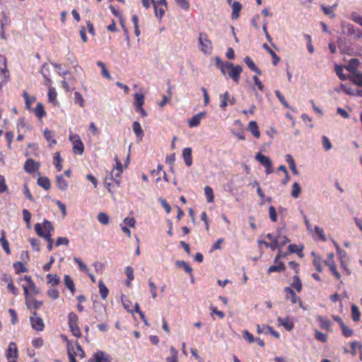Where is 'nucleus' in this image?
<instances>
[{"mask_svg":"<svg viewBox=\"0 0 362 362\" xmlns=\"http://www.w3.org/2000/svg\"><path fill=\"white\" fill-rule=\"evenodd\" d=\"M35 233L40 237L44 238L47 242V249L52 250L54 241L52 238L54 227L52 223L47 220H44L42 226L37 223L34 226Z\"/></svg>","mask_w":362,"mask_h":362,"instance_id":"obj_1","label":"nucleus"},{"mask_svg":"<svg viewBox=\"0 0 362 362\" xmlns=\"http://www.w3.org/2000/svg\"><path fill=\"white\" fill-rule=\"evenodd\" d=\"M220 69L223 75L227 73L228 76L232 78L235 83H239L240 74L243 72L241 66H235L232 62H226L220 67Z\"/></svg>","mask_w":362,"mask_h":362,"instance_id":"obj_2","label":"nucleus"},{"mask_svg":"<svg viewBox=\"0 0 362 362\" xmlns=\"http://www.w3.org/2000/svg\"><path fill=\"white\" fill-rule=\"evenodd\" d=\"M20 281H25V283L22 284L25 298L35 296L40 293L39 289L37 288L31 276L25 275L23 278H21Z\"/></svg>","mask_w":362,"mask_h":362,"instance_id":"obj_3","label":"nucleus"},{"mask_svg":"<svg viewBox=\"0 0 362 362\" xmlns=\"http://www.w3.org/2000/svg\"><path fill=\"white\" fill-rule=\"evenodd\" d=\"M199 46L200 50L206 54H209L212 51V43L209 39V36L206 33L202 32L199 36Z\"/></svg>","mask_w":362,"mask_h":362,"instance_id":"obj_4","label":"nucleus"},{"mask_svg":"<svg viewBox=\"0 0 362 362\" xmlns=\"http://www.w3.org/2000/svg\"><path fill=\"white\" fill-rule=\"evenodd\" d=\"M32 315L30 318L32 328L37 332L42 331L45 328L43 320L35 311L32 312Z\"/></svg>","mask_w":362,"mask_h":362,"instance_id":"obj_5","label":"nucleus"},{"mask_svg":"<svg viewBox=\"0 0 362 362\" xmlns=\"http://www.w3.org/2000/svg\"><path fill=\"white\" fill-rule=\"evenodd\" d=\"M70 140L73 143V152L76 155H82L84 151V146L78 135H70Z\"/></svg>","mask_w":362,"mask_h":362,"instance_id":"obj_6","label":"nucleus"},{"mask_svg":"<svg viewBox=\"0 0 362 362\" xmlns=\"http://www.w3.org/2000/svg\"><path fill=\"white\" fill-rule=\"evenodd\" d=\"M255 158L264 167L267 175L273 173L272 163L268 156L258 153Z\"/></svg>","mask_w":362,"mask_h":362,"instance_id":"obj_7","label":"nucleus"},{"mask_svg":"<svg viewBox=\"0 0 362 362\" xmlns=\"http://www.w3.org/2000/svg\"><path fill=\"white\" fill-rule=\"evenodd\" d=\"M25 305L30 312H36L43 304L42 301L37 300L33 296L25 298Z\"/></svg>","mask_w":362,"mask_h":362,"instance_id":"obj_8","label":"nucleus"},{"mask_svg":"<svg viewBox=\"0 0 362 362\" xmlns=\"http://www.w3.org/2000/svg\"><path fill=\"white\" fill-rule=\"evenodd\" d=\"M88 362H111L110 356L103 351L95 352Z\"/></svg>","mask_w":362,"mask_h":362,"instance_id":"obj_9","label":"nucleus"},{"mask_svg":"<svg viewBox=\"0 0 362 362\" xmlns=\"http://www.w3.org/2000/svg\"><path fill=\"white\" fill-rule=\"evenodd\" d=\"M62 337L66 343L67 354L69 359V362H77L76 359V356L77 355V353L74 351V347L72 346V344L66 336L62 335Z\"/></svg>","mask_w":362,"mask_h":362,"instance_id":"obj_10","label":"nucleus"},{"mask_svg":"<svg viewBox=\"0 0 362 362\" xmlns=\"http://www.w3.org/2000/svg\"><path fill=\"white\" fill-rule=\"evenodd\" d=\"M284 291L286 293V298L289 299L293 304L298 303L300 305L302 306L303 303L300 298L296 294L294 291L291 287H285Z\"/></svg>","mask_w":362,"mask_h":362,"instance_id":"obj_11","label":"nucleus"},{"mask_svg":"<svg viewBox=\"0 0 362 362\" xmlns=\"http://www.w3.org/2000/svg\"><path fill=\"white\" fill-rule=\"evenodd\" d=\"M40 165L39 163L35 162L33 159L29 158L24 163V170L28 173H33L38 170Z\"/></svg>","mask_w":362,"mask_h":362,"instance_id":"obj_12","label":"nucleus"},{"mask_svg":"<svg viewBox=\"0 0 362 362\" xmlns=\"http://www.w3.org/2000/svg\"><path fill=\"white\" fill-rule=\"evenodd\" d=\"M104 185L105 188L108 190V192L111 194H114L115 192V187L117 185H115L114 182V177H113V171L111 172V173L109 175H107L105 182Z\"/></svg>","mask_w":362,"mask_h":362,"instance_id":"obj_13","label":"nucleus"},{"mask_svg":"<svg viewBox=\"0 0 362 362\" xmlns=\"http://www.w3.org/2000/svg\"><path fill=\"white\" fill-rule=\"evenodd\" d=\"M18 356V351L17 345L15 342H10L6 350V358L8 360L11 358H17Z\"/></svg>","mask_w":362,"mask_h":362,"instance_id":"obj_14","label":"nucleus"},{"mask_svg":"<svg viewBox=\"0 0 362 362\" xmlns=\"http://www.w3.org/2000/svg\"><path fill=\"white\" fill-rule=\"evenodd\" d=\"M257 332L259 334L263 332L267 334V332L270 333L276 338H279V333L270 327L269 325H262V327L259 325H257Z\"/></svg>","mask_w":362,"mask_h":362,"instance_id":"obj_15","label":"nucleus"},{"mask_svg":"<svg viewBox=\"0 0 362 362\" xmlns=\"http://www.w3.org/2000/svg\"><path fill=\"white\" fill-rule=\"evenodd\" d=\"M257 332L259 334L263 332L267 334V332L270 333L276 338H279V333L270 327L269 325H262V327L259 325H257Z\"/></svg>","mask_w":362,"mask_h":362,"instance_id":"obj_16","label":"nucleus"},{"mask_svg":"<svg viewBox=\"0 0 362 362\" xmlns=\"http://www.w3.org/2000/svg\"><path fill=\"white\" fill-rule=\"evenodd\" d=\"M192 150L189 147H186L182 150V158L185 165L190 167L192 165Z\"/></svg>","mask_w":362,"mask_h":362,"instance_id":"obj_17","label":"nucleus"},{"mask_svg":"<svg viewBox=\"0 0 362 362\" xmlns=\"http://www.w3.org/2000/svg\"><path fill=\"white\" fill-rule=\"evenodd\" d=\"M278 322L282 325L286 330L291 331L294 327L293 321L289 317H279L277 319Z\"/></svg>","mask_w":362,"mask_h":362,"instance_id":"obj_18","label":"nucleus"},{"mask_svg":"<svg viewBox=\"0 0 362 362\" xmlns=\"http://www.w3.org/2000/svg\"><path fill=\"white\" fill-rule=\"evenodd\" d=\"M358 65L359 60L356 58H352L349 62V64L345 66V69L352 74H355V73L359 72L358 71Z\"/></svg>","mask_w":362,"mask_h":362,"instance_id":"obj_19","label":"nucleus"},{"mask_svg":"<svg viewBox=\"0 0 362 362\" xmlns=\"http://www.w3.org/2000/svg\"><path fill=\"white\" fill-rule=\"evenodd\" d=\"M281 238V235L279 234L275 238H274V241H272L271 243L264 241V240H259V244H263L267 247L270 248L272 250H275L276 248L279 249V239Z\"/></svg>","mask_w":362,"mask_h":362,"instance_id":"obj_20","label":"nucleus"},{"mask_svg":"<svg viewBox=\"0 0 362 362\" xmlns=\"http://www.w3.org/2000/svg\"><path fill=\"white\" fill-rule=\"evenodd\" d=\"M206 115L204 112L194 115L189 119L188 124L190 127H195L199 125L202 118Z\"/></svg>","mask_w":362,"mask_h":362,"instance_id":"obj_21","label":"nucleus"},{"mask_svg":"<svg viewBox=\"0 0 362 362\" xmlns=\"http://www.w3.org/2000/svg\"><path fill=\"white\" fill-rule=\"evenodd\" d=\"M317 320L322 329L331 330L332 322L328 317L319 315L317 316Z\"/></svg>","mask_w":362,"mask_h":362,"instance_id":"obj_22","label":"nucleus"},{"mask_svg":"<svg viewBox=\"0 0 362 362\" xmlns=\"http://www.w3.org/2000/svg\"><path fill=\"white\" fill-rule=\"evenodd\" d=\"M232 7V19H238L240 17V12L242 9V5L239 1H235L230 5Z\"/></svg>","mask_w":362,"mask_h":362,"instance_id":"obj_23","label":"nucleus"},{"mask_svg":"<svg viewBox=\"0 0 362 362\" xmlns=\"http://www.w3.org/2000/svg\"><path fill=\"white\" fill-rule=\"evenodd\" d=\"M56 182L57 187L62 191H66L68 188V182L64 178L62 175L56 177Z\"/></svg>","mask_w":362,"mask_h":362,"instance_id":"obj_24","label":"nucleus"},{"mask_svg":"<svg viewBox=\"0 0 362 362\" xmlns=\"http://www.w3.org/2000/svg\"><path fill=\"white\" fill-rule=\"evenodd\" d=\"M64 281L65 286L69 288L72 295H74L76 292L75 284L71 278V276L68 274H65L64 276Z\"/></svg>","mask_w":362,"mask_h":362,"instance_id":"obj_25","label":"nucleus"},{"mask_svg":"<svg viewBox=\"0 0 362 362\" xmlns=\"http://www.w3.org/2000/svg\"><path fill=\"white\" fill-rule=\"evenodd\" d=\"M9 79V71L8 69L0 68V88L8 82Z\"/></svg>","mask_w":362,"mask_h":362,"instance_id":"obj_26","label":"nucleus"},{"mask_svg":"<svg viewBox=\"0 0 362 362\" xmlns=\"http://www.w3.org/2000/svg\"><path fill=\"white\" fill-rule=\"evenodd\" d=\"M37 183L39 186H40L45 190H49L51 187V182H50L49 179L47 177L40 176L37 179Z\"/></svg>","mask_w":362,"mask_h":362,"instance_id":"obj_27","label":"nucleus"},{"mask_svg":"<svg viewBox=\"0 0 362 362\" xmlns=\"http://www.w3.org/2000/svg\"><path fill=\"white\" fill-rule=\"evenodd\" d=\"M244 62L247 64V66L254 72L257 74L258 75H261L262 72L261 71L257 68V66L255 65V62L252 61V59L247 56L244 58Z\"/></svg>","mask_w":362,"mask_h":362,"instance_id":"obj_28","label":"nucleus"},{"mask_svg":"<svg viewBox=\"0 0 362 362\" xmlns=\"http://www.w3.org/2000/svg\"><path fill=\"white\" fill-rule=\"evenodd\" d=\"M348 78L357 86L362 88V73L360 71L349 76Z\"/></svg>","mask_w":362,"mask_h":362,"instance_id":"obj_29","label":"nucleus"},{"mask_svg":"<svg viewBox=\"0 0 362 362\" xmlns=\"http://www.w3.org/2000/svg\"><path fill=\"white\" fill-rule=\"evenodd\" d=\"M248 129L255 137H256L257 139L259 138L260 132L259 130V127L257 125V123L255 121L250 122V123L248 124Z\"/></svg>","mask_w":362,"mask_h":362,"instance_id":"obj_30","label":"nucleus"},{"mask_svg":"<svg viewBox=\"0 0 362 362\" xmlns=\"http://www.w3.org/2000/svg\"><path fill=\"white\" fill-rule=\"evenodd\" d=\"M98 288L100 297L103 300H105L108 296L109 290L102 280L98 282Z\"/></svg>","mask_w":362,"mask_h":362,"instance_id":"obj_31","label":"nucleus"},{"mask_svg":"<svg viewBox=\"0 0 362 362\" xmlns=\"http://www.w3.org/2000/svg\"><path fill=\"white\" fill-rule=\"evenodd\" d=\"M132 129L136 137L139 139H141L144 136V131L140 123L137 121L134 122L132 124Z\"/></svg>","mask_w":362,"mask_h":362,"instance_id":"obj_32","label":"nucleus"},{"mask_svg":"<svg viewBox=\"0 0 362 362\" xmlns=\"http://www.w3.org/2000/svg\"><path fill=\"white\" fill-rule=\"evenodd\" d=\"M44 136L45 139L49 142V146L52 147L57 144L56 139L54 138L53 133L48 129L44 130Z\"/></svg>","mask_w":362,"mask_h":362,"instance_id":"obj_33","label":"nucleus"},{"mask_svg":"<svg viewBox=\"0 0 362 362\" xmlns=\"http://www.w3.org/2000/svg\"><path fill=\"white\" fill-rule=\"evenodd\" d=\"M1 245L7 255H10L11 251L9 246V243L5 237V232L2 230L1 237L0 238Z\"/></svg>","mask_w":362,"mask_h":362,"instance_id":"obj_34","label":"nucleus"},{"mask_svg":"<svg viewBox=\"0 0 362 362\" xmlns=\"http://www.w3.org/2000/svg\"><path fill=\"white\" fill-rule=\"evenodd\" d=\"M47 284L52 286H57L60 282V277L56 274H47L46 276Z\"/></svg>","mask_w":362,"mask_h":362,"instance_id":"obj_35","label":"nucleus"},{"mask_svg":"<svg viewBox=\"0 0 362 362\" xmlns=\"http://www.w3.org/2000/svg\"><path fill=\"white\" fill-rule=\"evenodd\" d=\"M276 265H272L268 268V273L281 272L286 269V267L282 262H276Z\"/></svg>","mask_w":362,"mask_h":362,"instance_id":"obj_36","label":"nucleus"},{"mask_svg":"<svg viewBox=\"0 0 362 362\" xmlns=\"http://www.w3.org/2000/svg\"><path fill=\"white\" fill-rule=\"evenodd\" d=\"M62 158L59 152H56L53 156V164L56 167L58 171L62 170Z\"/></svg>","mask_w":362,"mask_h":362,"instance_id":"obj_37","label":"nucleus"},{"mask_svg":"<svg viewBox=\"0 0 362 362\" xmlns=\"http://www.w3.org/2000/svg\"><path fill=\"white\" fill-rule=\"evenodd\" d=\"M263 48L267 50L272 57V63L274 66H276L280 61L279 56L269 47L268 45L264 44Z\"/></svg>","mask_w":362,"mask_h":362,"instance_id":"obj_38","label":"nucleus"},{"mask_svg":"<svg viewBox=\"0 0 362 362\" xmlns=\"http://www.w3.org/2000/svg\"><path fill=\"white\" fill-rule=\"evenodd\" d=\"M153 4V7L155 10V15L159 19H161L165 13V8L163 6H158V4H156L154 0H151Z\"/></svg>","mask_w":362,"mask_h":362,"instance_id":"obj_39","label":"nucleus"},{"mask_svg":"<svg viewBox=\"0 0 362 362\" xmlns=\"http://www.w3.org/2000/svg\"><path fill=\"white\" fill-rule=\"evenodd\" d=\"M34 112L35 115L39 118L42 119L46 115V112L45 110L44 106L41 103H38L34 109Z\"/></svg>","mask_w":362,"mask_h":362,"instance_id":"obj_40","label":"nucleus"},{"mask_svg":"<svg viewBox=\"0 0 362 362\" xmlns=\"http://www.w3.org/2000/svg\"><path fill=\"white\" fill-rule=\"evenodd\" d=\"M291 286L298 292L300 293L302 291V282L298 276V275H295L293 277V282L291 284Z\"/></svg>","mask_w":362,"mask_h":362,"instance_id":"obj_41","label":"nucleus"},{"mask_svg":"<svg viewBox=\"0 0 362 362\" xmlns=\"http://www.w3.org/2000/svg\"><path fill=\"white\" fill-rule=\"evenodd\" d=\"M48 100L49 103H51L53 105H55L57 103V93L54 88H50L48 90Z\"/></svg>","mask_w":362,"mask_h":362,"instance_id":"obj_42","label":"nucleus"},{"mask_svg":"<svg viewBox=\"0 0 362 362\" xmlns=\"http://www.w3.org/2000/svg\"><path fill=\"white\" fill-rule=\"evenodd\" d=\"M286 160L288 163L290 168L291 169L293 174L297 175L298 173V171L296 168V165L295 163V161L290 154H287L286 156Z\"/></svg>","mask_w":362,"mask_h":362,"instance_id":"obj_43","label":"nucleus"},{"mask_svg":"<svg viewBox=\"0 0 362 362\" xmlns=\"http://www.w3.org/2000/svg\"><path fill=\"white\" fill-rule=\"evenodd\" d=\"M13 267L16 274L24 273L28 272V269L21 262H14Z\"/></svg>","mask_w":362,"mask_h":362,"instance_id":"obj_44","label":"nucleus"},{"mask_svg":"<svg viewBox=\"0 0 362 362\" xmlns=\"http://www.w3.org/2000/svg\"><path fill=\"white\" fill-rule=\"evenodd\" d=\"M204 194L209 203H213L214 202V191L211 187L206 186L204 187Z\"/></svg>","mask_w":362,"mask_h":362,"instance_id":"obj_45","label":"nucleus"},{"mask_svg":"<svg viewBox=\"0 0 362 362\" xmlns=\"http://www.w3.org/2000/svg\"><path fill=\"white\" fill-rule=\"evenodd\" d=\"M175 264L178 267L182 268L187 273L192 274V269L186 262L177 260Z\"/></svg>","mask_w":362,"mask_h":362,"instance_id":"obj_46","label":"nucleus"},{"mask_svg":"<svg viewBox=\"0 0 362 362\" xmlns=\"http://www.w3.org/2000/svg\"><path fill=\"white\" fill-rule=\"evenodd\" d=\"M351 317L354 322L360 320L361 313L358 308L356 305H352L351 307Z\"/></svg>","mask_w":362,"mask_h":362,"instance_id":"obj_47","label":"nucleus"},{"mask_svg":"<svg viewBox=\"0 0 362 362\" xmlns=\"http://www.w3.org/2000/svg\"><path fill=\"white\" fill-rule=\"evenodd\" d=\"M301 192V187L298 182H294L292 185L291 196L294 199L299 197Z\"/></svg>","mask_w":362,"mask_h":362,"instance_id":"obj_48","label":"nucleus"},{"mask_svg":"<svg viewBox=\"0 0 362 362\" xmlns=\"http://www.w3.org/2000/svg\"><path fill=\"white\" fill-rule=\"evenodd\" d=\"M221 99V102L220 104V107L223 110L228 106V100H229V93L228 91L225 92L223 94L220 95Z\"/></svg>","mask_w":362,"mask_h":362,"instance_id":"obj_49","label":"nucleus"},{"mask_svg":"<svg viewBox=\"0 0 362 362\" xmlns=\"http://www.w3.org/2000/svg\"><path fill=\"white\" fill-rule=\"evenodd\" d=\"M69 328H70V330L72 333V334L77 337V338H80L81 337V329L80 327H78V324H74V325H69Z\"/></svg>","mask_w":362,"mask_h":362,"instance_id":"obj_50","label":"nucleus"},{"mask_svg":"<svg viewBox=\"0 0 362 362\" xmlns=\"http://www.w3.org/2000/svg\"><path fill=\"white\" fill-rule=\"evenodd\" d=\"M98 220L101 224L107 225L110 222V217L106 213L100 212L98 215Z\"/></svg>","mask_w":362,"mask_h":362,"instance_id":"obj_51","label":"nucleus"},{"mask_svg":"<svg viewBox=\"0 0 362 362\" xmlns=\"http://www.w3.org/2000/svg\"><path fill=\"white\" fill-rule=\"evenodd\" d=\"M23 98L25 99V103L26 108L30 110V105H31L32 103H33L35 100V97H30L28 93L25 90L23 91Z\"/></svg>","mask_w":362,"mask_h":362,"instance_id":"obj_52","label":"nucleus"},{"mask_svg":"<svg viewBox=\"0 0 362 362\" xmlns=\"http://www.w3.org/2000/svg\"><path fill=\"white\" fill-rule=\"evenodd\" d=\"M337 5H334L332 7H327L324 5H322L321 6V8L322 10L323 11V12L325 13V15H327L329 16L330 18H333L335 17V14L334 13V8L336 7Z\"/></svg>","mask_w":362,"mask_h":362,"instance_id":"obj_53","label":"nucleus"},{"mask_svg":"<svg viewBox=\"0 0 362 362\" xmlns=\"http://www.w3.org/2000/svg\"><path fill=\"white\" fill-rule=\"evenodd\" d=\"M97 65L101 68L103 76L107 79H110L111 78V76H110V74L108 70L106 69L105 64L101 61H98L97 62Z\"/></svg>","mask_w":362,"mask_h":362,"instance_id":"obj_54","label":"nucleus"},{"mask_svg":"<svg viewBox=\"0 0 362 362\" xmlns=\"http://www.w3.org/2000/svg\"><path fill=\"white\" fill-rule=\"evenodd\" d=\"M74 351L77 353L76 356H78L81 358H83L86 356L85 351L82 349V346L78 344V341L75 342Z\"/></svg>","mask_w":362,"mask_h":362,"instance_id":"obj_55","label":"nucleus"},{"mask_svg":"<svg viewBox=\"0 0 362 362\" xmlns=\"http://www.w3.org/2000/svg\"><path fill=\"white\" fill-rule=\"evenodd\" d=\"M74 324H78V317L75 313L71 312L68 315V325H71Z\"/></svg>","mask_w":362,"mask_h":362,"instance_id":"obj_56","label":"nucleus"},{"mask_svg":"<svg viewBox=\"0 0 362 362\" xmlns=\"http://www.w3.org/2000/svg\"><path fill=\"white\" fill-rule=\"evenodd\" d=\"M74 101L75 103L78 104L81 107L85 105V101L83 95L78 91L74 93Z\"/></svg>","mask_w":362,"mask_h":362,"instance_id":"obj_57","label":"nucleus"},{"mask_svg":"<svg viewBox=\"0 0 362 362\" xmlns=\"http://www.w3.org/2000/svg\"><path fill=\"white\" fill-rule=\"evenodd\" d=\"M134 98H135V107L144 105V100H145L144 94L136 93L134 95Z\"/></svg>","mask_w":362,"mask_h":362,"instance_id":"obj_58","label":"nucleus"},{"mask_svg":"<svg viewBox=\"0 0 362 362\" xmlns=\"http://www.w3.org/2000/svg\"><path fill=\"white\" fill-rule=\"evenodd\" d=\"M275 95L276 96V98L279 99V100L281 102V103L286 108H288L290 109V106L288 104V103L286 102L284 96L281 94V93L280 92V90H275Z\"/></svg>","mask_w":362,"mask_h":362,"instance_id":"obj_59","label":"nucleus"},{"mask_svg":"<svg viewBox=\"0 0 362 362\" xmlns=\"http://www.w3.org/2000/svg\"><path fill=\"white\" fill-rule=\"evenodd\" d=\"M269 216L272 222L275 223L277 221V214L274 206H270L269 207Z\"/></svg>","mask_w":362,"mask_h":362,"instance_id":"obj_60","label":"nucleus"},{"mask_svg":"<svg viewBox=\"0 0 362 362\" xmlns=\"http://www.w3.org/2000/svg\"><path fill=\"white\" fill-rule=\"evenodd\" d=\"M340 327L342 332V334L345 337H350L353 335V330L349 328L345 324L341 325Z\"/></svg>","mask_w":362,"mask_h":362,"instance_id":"obj_61","label":"nucleus"},{"mask_svg":"<svg viewBox=\"0 0 362 362\" xmlns=\"http://www.w3.org/2000/svg\"><path fill=\"white\" fill-rule=\"evenodd\" d=\"M335 72L341 81H344L348 78V77H346V76L343 74V68L341 66L337 64L335 65Z\"/></svg>","mask_w":362,"mask_h":362,"instance_id":"obj_62","label":"nucleus"},{"mask_svg":"<svg viewBox=\"0 0 362 362\" xmlns=\"http://www.w3.org/2000/svg\"><path fill=\"white\" fill-rule=\"evenodd\" d=\"M351 20L362 26V16L359 15L356 12H352L351 13Z\"/></svg>","mask_w":362,"mask_h":362,"instance_id":"obj_63","label":"nucleus"},{"mask_svg":"<svg viewBox=\"0 0 362 362\" xmlns=\"http://www.w3.org/2000/svg\"><path fill=\"white\" fill-rule=\"evenodd\" d=\"M315 337L317 340L324 343L327 341V335L317 330L315 331Z\"/></svg>","mask_w":362,"mask_h":362,"instance_id":"obj_64","label":"nucleus"}]
</instances>
